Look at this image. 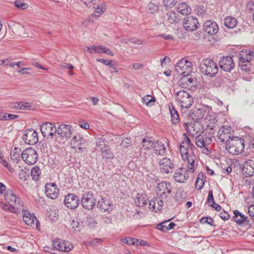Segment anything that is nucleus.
<instances>
[{
	"label": "nucleus",
	"mask_w": 254,
	"mask_h": 254,
	"mask_svg": "<svg viewBox=\"0 0 254 254\" xmlns=\"http://www.w3.org/2000/svg\"><path fill=\"white\" fill-rule=\"evenodd\" d=\"M189 147L186 144H183V141L180 145V151L183 159L188 162V170L190 173H193L197 167L196 157L193 152H189Z\"/></svg>",
	"instance_id": "obj_1"
},
{
	"label": "nucleus",
	"mask_w": 254,
	"mask_h": 254,
	"mask_svg": "<svg viewBox=\"0 0 254 254\" xmlns=\"http://www.w3.org/2000/svg\"><path fill=\"white\" fill-rule=\"evenodd\" d=\"M200 69L203 74L210 77L215 76L218 70L216 64L213 60L207 59L201 63Z\"/></svg>",
	"instance_id": "obj_2"
},
{
	"label": "nucleus",
	"mask_w": 254,
	"mask_h": 254,
	"mask_svg": "<svg viewBox=\"0 0 254 254\" xmlns=\"http://www.w3.org/2000/svg\"><path fill=\"white\" fill-rule=\"evenodd\" d=\"M226 148L231 154H240L244 149V141L241 138L235 136L229 143H227Z\"/></svg>",
	"instance_id": "obj_3"
},
{
	"label": "nucleus",
	"mask_w": 254,
	"mask_h": 254,
	"mask_svg": "<svg viewBox=\"0 0 254 254\" xmlns=\"http://www.w3.org/2000/svg\"><path fill=\"white\" fill-rule=\"evenodd\" d=\"M176 101L182 108H189L192 104L193 99L190 93L182 90L176 93Z\"/></svg>",
	"instance_id": "obj_4"
},
{
	"label": "nucleus",
	"mask_w": 254,
	"mask_h": 254,
	"mask_svg": "<svg viewBox=\"0 0 254 254\" xmlns=\"http://www.w3.org/2000/svg\"><path fill=\"white\" fill-rule=\"evenodd\" d=\"M4 198L5 200L10 205L14 206L15 208L20 211L22 210L24 207L23 202L11 190H6Z\"/></svg>",
	"instance_id": "obj_5"
},
{
	"label": "nucleus",
	"mask_w": 254,
	"mask_h": 254,
	"mask_svg": "<svg viewBox=\"0 0 254 254\" xmlns=\"http://www.w3.org/2000/svg\"><path fill=\"white\" fill-rule=\"evenodd\" d=\"M22 159L28 165H33L37 161L38 155L33 148H26L22 152Z\"/></svg>",
	"instance_id": "obj_6"
},
{
	"label": "nucleus",
	"mask_w": 254,
	"mask_h": 254,
	"mask_svg": "<svg viewBox=\"0 0 254 254\" xmlns=\"http://www.w3.org/2000/svg\"><path fill=\"white\" fill-rule=\"evenodd\" d=\"M192 63L187 60L182 59L175 65V70L178 74L186 75L192 71Z\"/></svg>",
	"instance_id": "obj_7"
},
{
	"label": "nucleus",
	"mask_w": 254,
	"mask_h": 254,
	"mask_svg": "<svg viewBox=\"0 0 254 254\" xmlns=\"http://www.w3.org/2000/svg\"><path fill=\"white\" fill-rule=\"evenodd\" d=\"M231 127H222L218 132V139L222 143H229L233 136L231 133Z\"/></svg>",
	"instance_id": "obj_8"
},
{
	"label": "nucleus",
	"mask_w": 254,
	"mask_h": 254,
	"mask_svg": "<svg viewBox=\"0 0 254 254\" xmlns=\"http://www.w3.org/2000/svg\"><path fill=\"white\" fill-rule=\"evenodd\" d=\"M171 192V186L167 182L159 183L156 187V193L162 199H166Z\"/></svg>",
	"instance_id": "obj_9"
},
{
	"label": "nucleus",
	"mask_w": 254,
	"mask_h": 254,
	"mask_svg": "<svg viewBox=\"0 0 254 254\" xmlns=\"http://www.w3.org/2000/svg\"><path fill=\"white\" fill-rule=\"evenodd\" d=\"M22 139L26 143L34 145L38 141V133L33 129H26L23 133Z\"/></svg>",
	"instance_id": "obj_10"
},
{
	"label": "nucleus",
	"mask_w": 254,
	"mask_h": 254,
	"mask_svg": "<svg viewBox=\"0 0 254 254\" xmlns=\"http://www.w3.org/2000/svg\"><path fill=\"white\" fill-rule=\"evenodd\" d=\"M175 164L171 159L165 157L159 161V167L161 172L169 174L173 172L175 168Z\"/></svg>",
	"instance_id": "obj_11"
},
{
	"label": "nucleus",
	"mask_w": 254,
	"mask_h": 254,
	"mask_svg": "<svg viewBox=\"0 0 254 254\" xmlns=\"http://www.w3.org/2000/svg\"><path fill=\"white\" fill-rule=\"evenodd\" d=\"M199 26L198 19L195 17L190 16L184 19L183 26L187 30L193 31L197 29Z\"/></svg>",
	"instance_id": "obj_12"
},
{
	"label": "nucleus",
	"mask_w": 254,
	"mask_h": 254,
	"mask_svg": "<svg viewBox=\"0 0 254 254\" xmlns=\"http://www.w3.org/2000/svg\"><path fill=\"white\" fill-rule=\"evenodd\" d=\"M40 128L41 133L44 137L49 135L52 138H53L57 130L55 126L49 122H45L42 124Z\"/></svg>",
	"instance_id": "obj_13"
},
{
	"label": "nucleus",
	"mask_w": 254,
	"mask_h": 254,
	"mask_svg": "<svg viewBox=\"0 0 254 254\" xmlns=\"http://www.w3.org/2000/svg\"><path fill=\"white\" fill-rule=\"evenodd\" d=\"M53 246L54 248L62 252H69L73 248L69 242L63 241L60 239L53 240Z\"/></svg>",
	"instance_id": "obj_14"
},
{
	"label": "nucleus",
	"mask_w": 254,
	"mask_h": 254,
	"mask_svg": "<svg viewBox=\"0 0 254 254\" xmlns=\"http://www.w3.org/2000/svg\"><path fill=\"white\" fill-rule=\"evenodd\" d=\"M81 204L83 207L86 209H93L95 204V199L93 194L90 193L83 194L81 199Z\"/></svg>",
	"instance_id": "obj_15"
},
{
	"label": "nucleus",
	"mask_w": 254,
	"mask_h": 254,
	"mask_svg": "<svg viewBox=\"0 0 254 254\" xmlns=\"http://www.w3.org/2000/svg\"><path fill=\"white\" fill-rule=\"evenodd\" d=\"M220 68L224 71H230L235 66L232 58L229 56L222 57L219 61Z\"/></svg>",
	"instance_id": "obj_16"
},
{
	"label": "nucleus",
	"mask_w": 254,
	"mask_h": 254,
	"mask_svg": "<svg viewBox=\"0 0 254 254\" xmlns=\"http://www.w3.org/2000/svg\"><path fill=\"white\" fill-rule=\"evenodd\" d=\"M64 202L67 208L72 209L78 206L79 199L75 194L69 193L65 196Z\"/></svg>",
	"instance_id": "obj_17"
},
{
	"label": "nucleus",
	"mask_w": 254,
	"mask_h": 254,
	"mask_svg": "<svg viewBox=\"0 0 254 254\" xmlns=\"http://www.w3.org/2000/svg\"><path fill=\"white\" fill-rule=\"evenodd\" d=\"M86 140L83 138V136L80 134L74 135L70 142L71 147L79 150L84 148Z\"/></svg>",
	"instance_id": "obj_18"
},
{
	"label": "nucleus",
	"mask_w": 254,
	"mask_h": 254,
	"mask_svg": "<svg viewBox=\"0 0 254 254\" xmlns=\"http://www.w3.org/2000/svg\"><path fill=\"white\" fill-rule=\"evenodd\" d=\"M57 133L62 139H67L71 135V126L65 124L61 125L57 129Z\"/></svg>",
	"instance_id": "obj_19"
},
{
	"label": "nucleus",
	"mask_w": 254,
	"mask_h": 254,
	"mask_svg": "<svg viewBox=\"0 0 254 254\" xmlns=\"http://www.w3.org/2000/svg\"><path fill=\"white\" fill-rule=\"evenodd\" d=\"M188 171L190 172L188 169H186L182 167L178 168L174 173V180L179 183H184L189 177Z\"/></svg>",
	"instance_id": "obj_20"
},
{
	"label": "nucleus",
	"mask_w": 254,
	"mask_h": 254,
	"mask_svg": "<svg viewBox=\"0 0 254 254\" xmlns=\"http://www.w3.org/2000/svg\"><path fill=\"white\" fill-rule=\"evenodd\" d=\"M233 220L237 223L243 226L249 227L251 224L250 220L248 217H246L244 214L241 213L237 210L234 211Z\"/></svg>",
	"instance_id": "obj_21"
},
{
	"label": "nucleus",
	"mask_w": 254,
	"mask_h": 254,
	"mask_svg": "<svg viewBox=\"0 0 254 254\" xmlns=\"http://www.w3.org/2000/svg\"><path fill=\"white\" fill-rule=\"evenodd\" d=\"M196 81V78L190 75V74H187L180 80V85L184 88H190L194 85Z\"/></svg>",
	"instance_id": "obj_22"
},
{
	"label": "nucleus",
	"mask_w": 254,
	"mask_h": 254,
	"mask_svg": "<svg viewBox=\"0 0 254 254\" xmlns=\"http://www.w3.org/2000/svg\"><path fill=\"white\" fill-rule=\"evenodd\" d=\"M45 193L51 199L56 198L59 194V189L54 183L47 184L45 186Z\"/></svg>",
	"instance_id": "obj_23"
},
{
	"label": "nucleus",
	"mask_w": 254,
	"mask_h": 254,
	"mask_svg": "<svg viewBox=\"0 0 254 254\" xmlns=\"http://www.w3.org/2000/svg\"><path fill=\"white\" fill-rule=\"evenodd\" d=\"M203 29L205 32L210 35L216 34L219 30L217 24L211 20H207L204 22Z\"/></svg>",
	"instance_id": "obj_24"
},
{
	"label": "nucleus",
	"mask_w": 254,
	"mask_h": 254,
	"mask_svg": "<svg viewBox=\"0 0 254 254\" xmlns=\"http://www.w3.org/2000/svg\"><path fill=\"white\" fill-rule=\"evenodd\" d=\"M92 51H93L96 53H104L110 56H114V53L110 49L101 45H93L92 47H88L87 51H88L90 53H92Z\"/></svg>",
	"instance_id": "obj_25"
},
{
	"label": "nucleus",
	"mask_w": 254,
	"mask_h": 254,
	"mask_svg": "<svg viewBox=\"0 0 254 254\" xmlns=\"http://www.w3.org/2000/svg\"><path fill=\"white\" fill-rule=\"evenodd\" d=\"M242 171L247 176H252L254 175V161L249 160L243 164Z\"/></svg>",
	"instance_id": "obj_26"
},
{
	"label": "nucleus",
	"mask_w": 254,
	"mask_h": 254,
	"mask_svg": "<svg viewBox=\"0 0 254 254\" xmlns=\"http://www.w3.org/2000/svg\"><path fill=\"white\" fill-rule=\"evenodd\" d=\"M212 141V139L208 136H202L197 135L195 137V142L196 145L199 148H202L204 146L209 145Z\"/></svg>",
	"instance_id": "obj_27"
},
{
	"label": "nucleus",
	"mask_w": 254,
	"mask_h": 254,
	"mask_svg": "<svg viewBox=\"0 0 254 254\" xmlns=\"http://www.w3.org/2000/svg\"><path fill=\"white\" fill-rule=\"evenodd\" d=\"M152 149L154 153L159 155H164L167 152V148L165 145L162 142L159 141L154 142Z\"/></svg>",
	"instance_id": "obj_28"
},
{
	"label": "nucleus",
	"mask_w": 254,
	"mask_h": 254,
	"mask_svg": "<svg viewBox=\"0 0 254 254\" xmlns=\"http://www.w3.org/2000/svg\"><path fill=\"white\" fill-rule=\"evenodd\" d=\"M98 206L101 209L108 212H111L113 209V204L105 198H101L98 201Z\"/></svg>",
	"instance_id": "obj_29"
},
{
	"label": "nucleus",
	"mask_w": 254,
	"mask_h": 254,
	"mask_svg": "<svg viewBox=\"0 0 254 254\" xmlns=\"http://www.w3.org/2000/svg\"><path fill=\"white\" fill-rule=\"evenodd\" d=\"M21 210L22 211L23 219L25 223L27 225L29 226L33 225L34 223V219H36L35 217L28 211L24 210V207Z\"/></svg>",
	"instance_id": "obj_30"
},
{
	"label": "nucleus",
	"mask_w": 254,
	"mask_h": 254,
	"mask_svg": "<svg viewBox=\"0 0 254 254\" xmlns=\"http://www.w3.org/2000/svg\"><path fill=\"white\" fill-rule=\"evenodd\" d=\"M21 158H22V153L20 148L15 147L11 150L10 158L14 163H17Z\"/></svg>",
	"instance_id": "obj_31"
},
{
	"label": "nucleus",
	"mask_w": 254,
	"mask_h": 254,
	"mask_svg": "<svg viewBox=\"0 0 254 254\" xmlns=\"http://www.w3.org/2000/svg\"><path fill=\"white\" fill-rule=\"evenodd\" d=\"M96 144L98 149L102 152L109 147L107 140L103 137H98L96 138Z\"/></svg>",
	"instance_id": "obj_32"
},
{
	"label": "nucleus",
	"mask_w": 254,
	"mask_h": 254,
	"mask_svg": "<svg viewBox=\"0 0 254 254\" xmlns=\"http://www.w3.org/2000/svg\"><path fill=\"white\" fill-rule=\"evenodd\" d=\"M177 11L183 15H187L190 13L191 9L188 4L185 2L180 3L177 8Z\"/></svg>",
	"instance_id": "obj_33"
},
{
	"label": "nucleus",
	"mask_w": 254,
	"mask_h": 254,
	"mask_svg": "<svg viewBox=\"0 0 254 254\" xmlns=\"http://www.w3.org/2000/svg\"><path fill=\"white\" fill-rule=\"evenodd\" d=\"M146 195L144 193H137L134 199L135 203L138 207H142L146 204Z\"/></svg>",
	"instance_id": "obj_34"
},
{
	"label": "nucleus",
	"mask_w": 254,
	"mask_h": 254,
	"mask_svg": "<svg viewBox=\"0 0 254 254\" xmlns=\"http://www.w3.org/2000/svg\"><path fill=\"white\" fill-rule=\"evenodd\" d=\"M32 106L28 102H17L14 104L13 108L16 110H29L31 109Z\"/></svg>",
	"instance_id": "obj_35"
},
{
	"label": "nucleus",
	"mask_w": 254,
	"mask_h": 254,
	"mask_svg": "<svg viewBox=\"0 0 254 254\" xmlns=\"http://www.w3.org/2000/svg\"><path fill=\"white\" fill-rule=\"evenodd\" d=\"M154 142H155V141H152L150 138H143L142 139L141 143V148L144 149V150L152 149L154 144Z\"/></svg>",
	"instance_id": "obj_36"
},
{
	"label": "nucleus",
	"mask_w": 254,
	"mask_h": 254,
	"mask_svg": "<svg viewBox=\"0 0 254 254\" xmlns=\"http://www.w3.org/2000/svg\"><path fill=\"white\" fill-rule=\"evenodd\" d=\"M237 23V19L233 17H227L224 19V25L229 28H233L236 26Z\"/></svg>",
	"instance_id": "obj_37"
},
{
	"label": "nucleus",
	"mask_w": 254,
	"mask_h": 254,
	"mask_svg": "<svg viewBox=\"0 0 254 254\" xmlns=\"http://www.w3.org/2000/svg\"><path fill=\"white\" fill-rule=\"evenodd\" d=\"M206 114V111L203 109H198L196 110H194L192 112V114L194 115L195 119H193L192 117V118L196 121H197V120H201L202 119H204V117H205V114Z\"/></svg>",
	"instance_id": "obj_38"
},
{
	"label": "nucleus",
	"mask_w": 254,
	"mask_h": 254,
	"mask_svg": "<svg viewBox=\"0 0 254 254\" xmlns=\"http://www.w3.org/2000/svg\"><path fill=\"white\" fill-rule=\"evenodd\" d=\"M171 122L174 125H177L179 122V116L178 112L174 108H169Z\"/></svg>",
	"instance_id": "obj_39"
},
{
	"label": "nucleus",
	"mask_w": 254,
	"mask_h": 254,
	"mask_svg": "<svg viewBox=\"0 0 254 254\" xmlns=\"http://www.w3.org/2000/svg\"><path fill=\"white\" fill-rule=\"evenodd\" d=\"M204 175L202 173L198 174L197 178L196 180L195 187L196 189L200 190L203 188V186L204 184V181L203 180Z\"/></svg>",
	"instance_id": "obj_40"
},
{
	"label": "nucleus",
	"mask_w": 254,
	"mask_h": 254,
	"mask_svg": "<svg viewBox=\"0 0 254 254\" xmlns=\"http://www.w3.org/2000/svg\"><path fill=\"white\" fill-rule=\"evenodd\" d=\"M168 20L170 23H177L180 19L178 14L175 12H170L168 14Z\"/></svg>",
	"instance_id": "obj_41"
},
{
	"label": "nucleus",
	"mask_w": 254,
	"mask_h": 254,
	"mask_svg": "<svg viewBox=\"0 0 254 254\" xmlns=\"http://www.w3.org/2000/svg\"><path fill=\"white\" fill-rule=\"evenodd\" d=\"M101 152L103 158L105 159L106 160L113 159L114 157V154L111 151L109 147L104 150Z\"/></svg>",
	"instance_id": "obj_42"
},
{
	"label": "nucleus",
	"mask_w": 254,
	"mask_h": 254,
	"mask_svg": "<svg viewBox=\"0 0 254 254\" xmlns=\"http://www.w3.org/2000/svg\"><path fill=\"white\" fill-rule=\"evenodd\" d=\"M14 4L18 9L24 10L28 8V4L21 0H16L14 2Z\"/></svg>",
	"instance_id": "obj_43"
},
{
	"label": "nucleus",
	"mask_w": 254,
	"mask_h": 254,
	"mask_svg": "<svg viewBox=\"0 0 254 254\" xmlns=\"http://www.w3.org/2000/svg\"><path fill=\"white\" fill-rule=\"evenodd\" d=\"M215 118V115L211 111H208L207 112H206L205 117H204V119L206 121L210 122V124L214 123Z\"/></svg>",
	"instance_id": "obj_44"
},
{
	"label": "nucleus",
	"mask_w": 254,
	"mask_h": 254,
	"mask_svg": "<svg viewBox=\"0 0 254 254\" xmlns=\"http://www.w3.org/2000/svg\"><path fill=\"white\" fill-rule=\"evenodd\" d=\"M142 100L143 103L145 104L147 106H150L154 103L155 99L152 96L147 95L143 97Z\"/></svg>",
	"instance_id": "obj_45"
},
{
	"label": "nucleus",
	"mask_w": 254,
	"mask_h": 254,
	"mask_svg": "<svg viewBox=\"0 0 254 254\" xmlns=\"http://www.w3.org/2000/svg\"><path fill=\"white\" fill-rule=\"evenodd\" d=\"M41 171L38 166H35L31 169V174L33 180H38Z\"/></svg>",
	"instance_id": "obj_46"
},
{
	"label": "nucleus",
	"mask_w": 254,
	"mask_h": 254,
	"mask_svg": "<svg viewBox=\"0 0 254 254\" xmlns=\"http://www.w3.org/2000/svg\"><path fill=\"white\" fill-rule=\"evenodd\" d=\"M158 5L152 2H149L147 5V9L149 12L155 13L158 10Z\"/></svg>",
	"instance_id": "obj_47"
},
{
	"label": "nucleus",
	"mask_w": 254,
	"mask_h": 254,
	"mask_svg": "<svg viewBox=\"0 0 254 254\" xmlns=\"http://www.w3.org/2000/svg\"><path fill=\"white\" fill-rule=\"evenodd\" d=\"M178 1V0H164L163 5L167 8H171L176 5Z\"/></svg>",
	"instance_id": "obj_48"
},
{
	"label": "nucleus",
	"mask_w": 254,
	"mask_h": 254,
	"mask_svg": "<svg viewBox=\"0 0 254 254\" xmlns=\"http://www.w3.org/2000/svg\"><path fill=\"white\" fill-rule=\"evenodd\" d=\"M183 138H184L183 144H186V145L187 146H189V148L191 150L193 148H195L193 144L191 142L190 138L188 137V136L186 133L183 134Z\"/></svg>",
	"instance_id": "obj_49"
},
{
	"label": "nucleus",
	"mask_w": 254,
	"mask_h": 254,
	"mask_svg": "<svg viewBox=\"0 0 254 254\" xmlns=\"http://www.w3.org/2000/svg\"><path fill=\"white\" fill-rule=\"evenodd\" d=\"M104 9L103 8V7L98 5V7L96 8V10L93 14V16L91 15L89 17V20H91V17L95 16L96 17L98 18L100 16V15L103 13L104 12Z\"/></svg>",
	"instance_id": "obj_50"
},
{
	"label": "nucleus",
	"mask_w": 254,
	"mask_h": 254,
	"mask_svg": "<svg viewBox=\"0 0 254 254\" xmlns=\"http://www.w3.org/2000/svg\"><path fill=\"white\" fill-rule=\"evenodd\" d=\"M2 208L4 210H9L11 212L17 213L20 211L19 210L17 209V208H15L14 206H11L9 203L8 204H5L2 206Z\"/></svg>",
	"instance_id": "obj_51"
},
{
	"label": "nucleus",
	"mask_w": 254,
	"mask_h": 254,
	"mask_svg": "<svg viewBox=\"0 0 254 254\" xmlns=\"http://www.w3.org/2000/svg\"><path fill=\"white\" fill-rule=\"evenodd\" d=\"M131 145V141L129 138H124L121 143V145L123 148H127Z\"/></svg>",
	"instance_id": "obj_52"
},
{
	"label": "nucleus",
	"mask_w": 254,
	"mask_h": 254,
	"mask_svg": "<svg viewBox=\"0 0 254 254\" xmlns=\"http://www.w3.org/2000/svg\"><path fill=\"white\" fill-rule=\"evenodd\" d=\"M163 200L161 197H156V211L157 210H160L162 208V206L164 204Z\"/></svg>",
	"instance_id": "obj_53"
},
{
	"label": "nucleus",
	"mask_w": 254,
	"mask_h": 254,
	"mask_svg": "<svg viewBox=\"0 0 254 254\" xmlns=\"http://www.w3.org/2000/svg\"><path fill=\"white\" fill-rule=\"evenodd\" d=\"M240 64L249 63L252 60L251 57H240Z\"/></svg>",
	"instance_id": "obj_54"
},
{
	"label": "nucleus",
	"mask_w": 254,
	"mask_h": 254,
	"mask_svg": "<svg viewBox=\"0 0 254 254\" xmlns=\"http://www.w3.org/2000/svg\"><path fill=\"white\" fill-rule=\"evenodd\" d=\"M156 197L149 201V207L150 209L156 212Z\"/></svg>",
	"instance_id": "obj_55"
},
{
	"label": "nucleus",
	"mask_w": 254,
	"mask_h": 254,
	"mask_svg": "<svg viewBox=\"0 0 254 254\" xmlns=\"http://www.w3.org/2000/svg\"><path fill=\"white\" fill-rule=\"evenodd\" d=\"M157 228L162 231H167V222L161 223L157 225Z\"/></svg>",
	"instance_id": "obj_56"
},
{
	"label": "nucleus",
	"mask_w": 254,
	"mask_h": 254,
	"mask_svg": "<svg viewBox=\"0 0 254 254\" xmlns=\"http://www.w3.org/2000/svg\"><path fill=\"white\" fill-rule=\"evenodd\" d=\"M200 222L201 223H206L211 226H212L213 223V220L210 217H203L201 219Z\"/></svg>",
	"instance_id": "obj_57"
},
{
	"label": "nucleus",
	"mask_w": 254,
	"mask_h": 254,
	"mask_svg": "<svg viewBox=\"0 0 254 254\" xmlns=\"http://www.w3.org/2000/svg\"><path fill=\"white\" fill-rule=\"evenodd\" d=\"M102 241V240L101 239L94 238L89 241L87 243V245H96L97 244L101 243Z\"/></svg>",
	"instance_id": "obj_58"
},
{
	"label": "nucleus",
	"mask_w": 254,
	"mask_h": 254,
	"mask_svg": "<svg viewBox=\"0 0 254 254\" xmlns=\"http://www.w3.org/2000/svg\"><path fill=\"white\" fill-rule=\"evenodd\" d=\"M128 40H129V42L133 43V44H136L137 45H141V44H144V41L137 39L135 38H128Z\"/></svg>",
	"instance_id": "obj_59"
},
{
	"label": "nucleus",
	"mask_w": 254,
	"mask_h": 254,
	"mask_svg": "<svg viewBox=\"0 0 254 254\" xmlns=\"http://www.w3.org/2000/svg\"><path fill=\"white\" fill-rule=\"evenodd\" d=\"M122 242L127 245H133L134 238L130 237H127L122 240Z\"/></svg>",
	"instance_id": "obj_60"
},
{
	"label": "nucleus",
	"mask_w": 254,
	"mask_h": 254,
	"mask_svg": "<svg viewBox=\"0 0 254 254\" xmlns=\"http://www.w3.org/2000/svg\"><path fill=\"white\" fill-rule=\"evenodd\" d=\"M248 213L250 217L254 220V205H251L249 207Z\"/></svg>",
	"instance_id": "obj_61"
},
{
	"label": "nucleus",
	"mask_w": 254,
	"mask_h": 254,
	"mask_svg": "<svg viewBox=\"0 0 254 254\" xmlns=\"http://www.w3.org/2000/svg\"><path fill=\"white\" fill-rule=\"evenodd\" d=\"M0 162L4 166H5L8 169L10 168L7 162V161L4 158V157L1 155L0 156Z\"/></svg>",
	"instance_id": "obj_62"
},
{
	"label": "nucleus",
	"mask_w": 254,
	"mask_h": 254,
	"mask_svg": "<svg viewBox=\"0 0 254 254\" xmlns=\"http://www.w3.org/2000/svg\"><path fill=\"white\" fill-rule=\"evenodd\" d=\"M247 7L249 11L252 12L254 10V2L252 1H249L247 3Z\"/></svg>",
	"instance_id": "obj_63"
},
{
	"label": "nucleus",
	"mask_w": 254,
	"mask_h": 254,
	"mask_svg": "<svg viewBox=\"0 0 254 254\" xmlns=\"http://www.w3.org/2000/svg\"><path fill=\"white\" fill-rule=\"evenodd\" d=\"M220 217L223 220H228L229 218V215L225 211L223 210L220 213Z\"/></svg>",
	"instance_id": "obj_64"
}]
</instances>
